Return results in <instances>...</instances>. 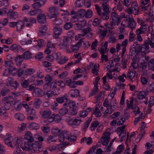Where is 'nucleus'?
I'll return each mask as SVG.
<instances>
[{"instance_id": "f257e3e1", "label": "nucleus", "mask_w": 154, "mask_h": 154, "mask_svg": "<svg viewBox=\"0 0 154 154\" xmlns=\"http://www.w3.org/2000/svg\"><path fill=\"white\" fill-rule=\"evenodd\" d=\"M116 88H114L108 95V98H106L104 101L103 105L107 107L106 109L103 113V116L106 117L109 114L112 113L116 109L117 105L116 100L113 98L116 94Z\"/></svg>"}, {"instance_id": "cd10ccee", "label": "nucleus", "mask_w": 154, "mask_h": 154, "mask_svg": "<svg viewBox=\"0 0 154 154\" xmlns=\"http://www.w3.org/2000/svg\"><path fill=\"white\" fill-rule=\"evenodd\" d=\"M78 23L80 24V26L82 29L86 28V26H89V24L87 23V21L85 20L82 19L80 20L79 19L77 20Z\"/></svg>"}, {"instance_id": "7ed1b4c3", "label": "nucleus", "mask_w": 154, "mask_h": 154, "mask_svg": "<svg viewBox=\"0 0 154 154\" xmlns=\"http://www.w3.org/2000/svg\"><path fill=\"white\" fill-rule=\"evenodd\" d=\"M24 139L22 136H20L17 137V140L12 136L11 134L9 133L6 134L5 139V142L6 144L12 148H14L16 146H18L22 144Z\"/></svg>"}, {"instance_id": "5fc2aeb1", "label": "nucleus", "mask_w": 154, "mask_h": 154, "mask_svg": "<svg viewBox=\"0 0 154 154\" xmlns=\"http://www.w3.org/2000/svg\"><path fill=\"white\" fill-rule=\"evenodd\" d=\"M137 54L136 49L134 47H133L130 49L129 54L131 56H136Z\"/></svg>"}, {"instance_id": "dca6fc26", "label": "nucleus", "mask_w": 154, "mask_h": 154, "mask_svg": "<svg viewBox=\"0 0 154 154\" xmlns=\"http://www.w3.org/2000/svg\"><path fill=\"white\" fill-rule=\"evenodd\" d=\"M53 24L54 26V34L53 36L56 38H58V27L57 26V21L54 20L53 21Z\"/></svg>"}, {"instance_id": "6e6552de", "label": "nucleus", "mask_w": 154, "mask_h": 154, "mask_svg": "<svg viewBox=\"0 0 154 154\" xmlns=\"http://www.w3.org/2000/svg\"><path fill=\"white\" fill-rule=\"evenodd\" d=\"M2 103L4 105L5 110H8L10 108L11 106L13 104L14 101L10 96L6 97L4 98L2 101Z\"/></svg>"}, {"instance_id": "f03ea898", "label": "nucleus", "mask_w": 154, "mask_h": 154, "mask_svg": "<svg viewBox=\"0 0 154 154\" xmlns=\"http://www.w3.org/2000/svg\"><path fill=\"white\" fill-rule=\"evenodd\" d=\"M24 137V140L27 141H25L24 144L21 145V148L24 151H28L32 153L35 152L36 144L33 143L34 139L32 133L28 131L25 133Z\"/></svg>"}, {"instance_id": "37998d69", "label": "nucleus", "mask_w": 154, "mask_h": 154, "mask_svg": "<svg viewBox=\"0 0 154 154\" xmlns=\"http://www.w3.org/2000/svg\"><path fill=\"white\" fill-rule=\"evenodd\" d=\"M68 99L66 95H64L63 96L58 97V103H62L65 102L67 103Z\"/></svg>"}, {"instance_id": "6ab92c4d", "label": "nucleus", "mask_w": 154, "mask_h": 154, "mask_svg": "<svg viewBox=\"0 0 154 154\" xmlns=\"http://www.w3.org/2000/svg\"><path fill=\"white\" fill-rule=\"evenodd\" d=\"M69 94L72 97H76L79 96V93L78 90L77 89H73L69 91Z\"/></svg>"}, {"instance_id": "9b49d317", "label": "nucleus", "mask_w": 154, "mask_h": 154, "mask_svg": "<svg viewBox=\"0 0 154 154\" xmlns=\"http://www.w3.org/2000/svg\"><path fill=\"white\" fill-rule=\"evenodd\" d=\"M18 84L16 81H14L13 79L11 77H9L6 81V86H12L13 88H16L18 87Z\"/></svg>"}, {"instance_id": "1a4fd4ad", "label": "nucleus", "mask_w": 154, "mask_h": 154, "mask_svg": "<svg viewBox=\"0 0 154 154\" xmlns=\"http://www.w3.org/2000/svg\"><path fill=\"white\" fill-rule=\"evenodd\" d=\"M66 120V121L67 122L68 124L71 126L79 125L82 122L81 119L79 117L74 119L71 118V117L68 116Z\"/></svg>"}, {"instance_id": "7c9ffc66", "label": "nucleus", "mask_w": 154, "mask_h": 154, "mask_svg": "<svg viewBox=\"0 0 154 154\" xmlns=\"http://www.w3.org/2000/svg\"><path fill=\"white\" fill-rule=\"evenodd\" d=\"M44 4L45 3L42 4L41 2H37L32 4V6L33 9L37 10L38 9L42 7Z\"/></svg>"}, {"instance_id": "de8ad7c7", "label": "nucleus", "mask_w": 154, "mask_h": 154, "mask_svg": "<svg viewBox=\"0 0 154 154\" xmlns=\"http://www.w3.org/2000/svg\"><path fill=\"white\" fill-rule=\"evenodd\" d=\"M21 48V47L16 44H14L11 45L10 47V49L12 51H19Z\"/></svg>"}, {"instance_id": "c756f323", "label": "nucleus", "mask_w": 154, "mask_h": 154, "mask_svg": "<svg viewBox=\"0 0 154 154\" xmlns=\"http://www.w3.org/2000/svg\"><path fill=\"white\" fill-rule=\"evenodd\" d=\"M37 11H38L40 13L43 12L42 10L41 9H38V10L31 9L29 11L27 14L31 16H34L37 14Z\"/></svg>"}, {"instance_id": "13d9d810", "label": "nucleus", "mask_w": 154, "mask_h": 154, "mask_svg": "<svg viewBox=\"0 0 154 154\" xmlns=\"http://www.w3.org/2000/svg\"><path fill=\"white\" fill-rule=\"evenodd\" d=\"M21 44L23 45H28L32 43V41L30 40L23 39L21 41Z\"/></svg>"}, {"instance_id": "603ef678", "label": "nucleus", "mask_w": 154, "mask_h": 154, "mask_svg": "<svg viewBox=\"0 0 154 154\" xmlns=\"http://www.w3.org/2000/svg\"><path fill=\"white\" fill-rule=\"evenodd\" d=\"M82 39V43L81 44V45L85 48H89L91 45V42L87 41H83V39Z\"/></svg>"}, {"instance_id": "864d4df0", "label": "nucleus", "mask_w": 154, "mask_h": 154, "mask_svg": "<svg viewBox=\"0 0 154 154\" xmlns=\"http://www.w3.org/2000/svg\"><path fill=\"white\" fill-rule=\"evenodd\" d=\"M23 57L25 59H29L32 57V54L29 51L24 52L23 55Z\"/></svg>"}, {"instance_id": "423d86ee", "label": "nucleus", "mask_w": 154, "mask_h": 154, "mask_svg": "<svg viewBox=\"0 0 154 154\" xmlns=\"http://www.w3.org/2000/svg\"><path fill=\"white\" fill-rule=\"evenodd\" d=\"M6 66L7 68L5 71L3 75L5 76L10 75H14L16 74V69L14 66V64L11 61H6L5 62Z\"/></svg>"}, {"instance_id": "0eeeda50", "label": "nucleus", "mask_w": 154, "mask_h": 154, "mask_svg": "<svg viewBox=\"0 0 154 154\" xmlns=\"http://www.w3.org/2000/svg\"><path fill=\"white\" fill-rule=\"evenodd\" d=\"M137 22L141 26L139 29H137L136 31L137 34H144L147 30V26H148L149 22L148 20H143L141 18H138L137 20Z\"/></svg>"}, {"instance_id": "4c0bfd02", "label": "nucleus", "mask_w": 154, "mask_h": 154, "mask_svg": "<svg viewBox=\"0 0 154 154\" xmlns=\"http://www.w3.org/2000/svg\"><path fill=\"white\" fill-rule=\"evenodd\" d=\"M67 85L71 88H75L76 87V84L75 82L72 81L71 79H69L66 81Z\"/></svg>"}, {"instance_id": "a211bd4d", "label": "nucleus", "mask_w": 154, "mask_h": 154, "mask_svg": "<svg viewBox=\"0 0 154 154\" xmlns=\"http://www.w3.org/2000/svg\"><path fill=\"white\" fill-rule=\"evenodd\" d=\"M37 20L40 23H44L46 22V18L45 15L43 14H41L38 15L37 17Z\"/></svg>"}, {"instance_id": "338daca9", "label": "nucleus", "mask_w": 154, "mask_h": 154, "mask_svg": "<svg viewBox=\"0 0 154 154\" xmlns=\"http://www.w3.org/2000/svg\"><path fill=\"white\" fill-rule=\"evenodd\" d=\"M43 57V54L42 52H39L36 54L35 58L37 60H40Z\"/></svg>"}, {"instance_id": "bf43d9fd", "label": "nucleus", "mask_w": 154, "mask_h": 154, "mask_svg": "<svg viewBox=\"0 0 154 154\" xmlns=\"http://www.w3.org/2000/svg\"><path fill=\"white\" fill-rule=\"evenodd\" d=\"M107 12H105L101 14L100 15L102 18L104 20H107L109 18V16Z\"/></svg>"}, {"instance_id": "473e14b6", "label": "nucleus", "mask_w": 154, "mask_h": 154, "mask_svg": "<svg viewBox=\"0 0 154 154\" xmlns=\"http://www.w3.org/2000/svg\"><path fill=\"white\" fill-rule=\"evenodd\" d=\"M90 26L91 25L89 24V26H86V28H85L82 29V30L81 32V33L82 35V37L85 36L86 34H88L89 32L92 31L90 28Z\"/></svg>"}, {"instance_id": "6e6d98bb", "label": "nucleus", "mask_w": 154, "mask_h": 154, "mask_svg": "<svg viewBox=\"0 0 154 154\" xmlns=\"http://www.w3.org/2000/svg\"><path fill=\"white\" fill-rule=\"evenodd\" d=\"M16 149L13 152L14 154H26L25 153L23 152L21 149L19 148V146H16Z\"/></svg>"}, {"instance_id": "b1692460", "label": "nucleus", "mask_w": 154, "mask_h": 154, "mask_svg": "<svg viewBox=\"0 0 154 154\" xmlns=\"http://www.w3.org/2000/svg\"><path fill=\"white\" fill-rule=\"evenodd\" d=\"M99 65L98 63H95L92 69V72L94 76L98 75L99 72Z\"/></svg>"}, {"instance_id": "a18cd8bd", "label": "nucleus", "mask_w": 154, "mask_h": 154, "mask_svg": "<svg viewBox=\"0 0 154 154\" xmlns=\"http://www.w3.org/2000/svg\"><path fill=\"white\" fill-rule=\"evenodd\" d=\"M47 28L45 26L41 27L39 29V34L40 35H44L47 32Z\"/></svg>"}, {"instance_id": "3c124183", "label": "nucleus", "mask_w": 154, "mask_h": 154, "mask_svg": "<svg viewBox=\"0 0 154 154\" xmlns=\"http://www.w3.org/2000/svg\"><path fill=\"white\" fill-rule=\"evenodd\" d=\"M68 112V109L65 106L59 110V114L60 115L64 116L66 115Z\"/></svg>"}, {"instance_id": "2eb2a0df", "label": "nucleus", "mask_w": 154, "mask_h": 154, "mask_svg": "<svg viewBox=\"0 0 154 154\" xmlns=\"http://www.w3.org/2000/svg\"><path fill=\"white\" fill-rule=\"evenodd\" d=\"M131 7L133 10V14L135 15L137 14L139 12V6L137 1H134L131 4Z\"/></svg>"}, {"instance_id": "680f3d73", "label": "nucleus", "mask_w": 154, "mask_h": 154, "mask_svg": "<svg viewBox=\"0 0 154 154\" xmlns=\"http://www.w3.org/2000/svg\"><path fill=\"white\" fill-rule=\"evenodd\" d=\"M47 46L48 48H51L53 51H55V50L56 48L55 44H53L51 42H48L47 43Z\"/></svg>"}, {"instance_id": "a19ab883", "label": "nucleus", "mask_w": 154, "mask_h": 154, "mask_svg": "<svg viewBox=\"0 0 154 154\" xmlns=\"http://www.w3.org/2000/svg\"><path fill=\"white\" fill-rule=\"evenodd\" d=\"M13 105H14L15 109L17 111L20 110L22 106L20 101L18 100L17 101H14Z\"/></svg>"}, {"instance_id": "72a5a7b5", "label": "nucleus", "mask_w": 154, "mask_h": 154, "mask_svg": "<svg viewBox=\"0 0 154 154\" xmlns=\"http://www.w3.org/2000/svg\"><path fill=\"white\" fill-rule=\"evenodd\" d=\"M148 94V92L146 91H140L137 97L140 100H142L146 98V97Z\"/></svg>"}, {"instance_id": "09e8293b", "label": "nucleus", "mask_w": 154, "mask_h": 154, "mask_svg": "<svg viewBox=\"0 0 154 154\" xmlns=\"http://www.w3.org/2000/svg\"><path fill=\"white\" fill-rule=\"evenodd\" d=\"M85 11L83 9H81L77 12V17L83 18L85 16Z\"/></svg>"}, {"instance_id": "774afa93", "label": "nucleus", "mask_w": 154, "mask_h": 154, "mask_svg": "<svg viewBox=\"0 0 154 154\" xmlns=\"http://www.w3.org/2000/svg\"><path fill=\"white\" fill-rule=\"evenodd\" d=\"M106 3L104 2L102 5L103 9L105 12H108L109 10V5Z\"/></svg>"}, {"instance_id": "4468645a", "label": "nucleus", "mask_w": 154, "mask_h": 154, "mask_svg": "<svg viewBox=\"0 0 154 154\" xmlns=\"http://www.w3.org/2000/svg\"><path fill=\"white\" fill-rule=\"evenodd\" d=\"M108 42L107 41L105 42L104 44L101 46L99 51L101 54H106L109 51V49L108 48Z\"/></svg>"}, {"instance_id": "9d476101", "label": "nucleus", "mask_w": 154, "mask_h": 154, "mask_svg": "<svg viewBox=\"0 0 154 154\" xmlns=\"http://www.w3.org/2000/svg\"><path fill=\"white\" fill-rule=\"evenodd\" d=\"M48 17L51 19L56 18L58 15V8L57 7H52L49 8Z\"/></svg>"}, {"instance_id": "8fccbe9b", "label": "nucleus", "mask_w": 154, "mask_h": 154, "mask_svg": "<svg viewBox=\"0 0 154 154\" xmlns=\"http://www.w3.org/2000/svg\"><path fill=\"white\" fill-rule=\"evenodd\" d=\"M15 117L17 119L20 121H23L25 118L24 116L22 114L20 113H18L15 114Z\"/></svg>"}, {"instance_id": "58836bf2", "label": "nucleus", "mask_w": 154, "mask_h": 154, "mask_svg": "<svg viewBox=\"0 0 154 154\" xmlns=\"http://www.w3.org/2000/svg\"><path fill=\"white\" fill-rule=\"evenodd\" d=\"M99 32L100 37L102 39H103L106 36L107 30L106 29L103 28V29H100Z\"/></svg>"}, {"instance_id": "2f4dec72", "label": "nucleus", "mask_w": 154, "mask_h": 154, "mask_svg": "<svg viewBox=\"0 0 154 154\" xmlns=\"http://www.w3.org/2000/svg\"><path fill=\"white\" fill-rule=\"evenodd\" d=\"M128 23V26L131 29H133L135 28L136 26V22L133 18H129Z\"/></svg>"}, {"instance_id": "20e7f679", "label": "nucleus", "mask_w": 154, "mask_h": 154, "mask_svg": "<svg viewBox=\"0 0 154 154\" xmlns=\"http://www.w3.org/2000/svg\"><path fill=\"white\" fill-rule=\"evenodd\" d=\"M122 20L121 16L117 14L115 12L112 11L110 14V19L109 29H115L117 26L119 25Z\"/></svg>"}, {"instance_id": "5701e85b", "label": "nucleus", "mask_w": 154, "mask_h": 154, "mask_svg": "<svg viewBox=\"0 0 154 154\" xmlns=\"http://www.w3.org/2000/svg\"><path fill=\"white\" fill-rule=\"evenodd\" d=\"M125 125H123L119 127L117 129V131L119 137H120L122 134L126 135V131L125 130Z\"/></svg>"}, {"instance_id": "c03bdc74", "label": "nucleus", "mask_w": 154, "mask_h": 154, "mask_svg": "<svg viewBox=\"0 0 154 154\" xmlns=\"http://www.w3.org/2000/svg\"><path fill=\"white\" fill-rule=\"evenodd\" d=\"M100 106H97L94 110H93L94 114L95 115L96 117H99L102 115V113L99 109Z\"/></svg>"}, {"instance_id": "a878e982", "label": "nucleus", "mask_w": 154, "mask_h": 154, "mask_svg": "<svg viewBox=\"0 0 154 154\" xmlns=\"http://www.w3.org/2000/svg\"><path fill=\"white\" fill-rule=\"evenodd\" d=\"M64 106H68L69 109L75 108L77 107L76 106L75 102L74 101H69L67 103H65L63 104Z\"/></svg>"}, {"instance_id": "f8f14e48", "label": "nucleus", "mask_w": 154, "mask_h": 154, "mask_svg": "<svg viewBox=\"0 0 154 154\" xmlns=\"http://www.w3.org/2000/svg\"><path fill=\"white\" fill-rule=\"evenodd\" d=\"M149 48L148 41L146 40L145 42L142 45L140 51L142 52L145 54L146 53H148L150 52Z\"/></svg>"}, {"instance_id": "4d7b16f0", "label": "nucleus", "mask_w": 154, "mask_h": 154, "mask_svg": "<svg viewBox=\"0 0 154 154\" xmlns=\"http://www.w3.org/2000/svg\"><path fill=\"white\" fill-rule=\"evenodd\" d=\"M98 90V86H94V87L92 91L89 94V96L91 97L96 94Z\"/></svg>"}, {"instance_id": "e2e57ef3", "label": "nucleus", "mask_w": 154, "mask_h": 154, "mask_svg": "<svg viewBox=\"0 0 154 154\" xmlns=\"http://www.w3.org/2000/svg\"><path fill=\"white\" fill-rule=\"evenodd\" d=\"M24 22L25 23L26 25L28 27H30L32 26V24L30 23L29 18L26 17H25L23 18Z\"/></svg>"}, {"instance_id": "f3484780", "label": "nucleus", "mask_w": 154, "mask_h": 154, "mask_svg": "<svg viewBox=\"0 0 154 154\" xmlns=\"http://www.w3.org/2000/svg\"><path fill=\"white\" fill-rule=\"evenodd\" d=\"M70 39L65 36L64 37L63 40L62 41H60V43L59 46L61 48H62L63 47H67L68 46V43Z\"/></svg>"}, {"instance_id": "e433bc0d", "label": "nucleus", "mask_w": 154, "mask_h": 154, "mask_svg": "<svg viewBox=\"0 0 154 154\" xmlns=\"http://www.w3.org/2000/svg\"><path fill=\"white\" fill-rule=\"evenodd\" d=\"M39 127V125L35 122L30 123L28 127L30 130H37Z\"/></svg>"}, {"instance_id": "ddd939ff", "label": "nucleus", "mask_w": 154, "mask_h": 154, "mask_svg": "<svg viewBox=\"0 0 154 154\" xmlns=\"http://www.w3.org/2000/svg\"><path fill=\"white\" fill-rule=\"evenodd\" d=\"M37 42L38 45L35 46L34 48L35 50L39 51L45 46L46 43L45 41L42 39H39Z\"/></svg>"}, {"instance_id": "aec40b11", "label": "nucleus", "mask_w": 154, "mask_h": 154, "mask_svg": "<svg viewBox=\"0 0 154 154\" xmlns=\"http://www.w3.org/2000/svg\"><path fill=\"white\" fill-rule=\"evenodd\" d=\"M24 25L23 21L19 20L17 21L16 28L18 31H21L24 28Z\"/></svg>"}, {"instance_id": "ea45409f", "label": "nucleus", "mask_w": 154, "mask_h": 154, "mask_svg": "<svg viewBox=\"0 0 154 154\" xmlns=\"http://www.w3.org/2000/svg\"><path fill=\"white\" fill-rule=\"evenodd\" d=\"M127 104V110L129 109H133L134 106V100H131L129 101L128 100H127L126 101Z\"/></svg>"}, {"instance_id": "393cba45", "label": "nucleus", "mask_w": 154, "mask_h": 154, "mask_svg": "<svg viewBox=\"0 0 154 154\" xmlns=\"http://www.w3.org/2000/svg\"><path fill=\"white\" fill-rule=\"evenodd\" d=\"M136 72L135 70L134 69L131 70L129 69L128 72L127 74V77L130 80L133 79L135 76Z\"/></svg>"}, {"instance_id": "c9c22d12", "label": "nucleus", "mask_w": 154, "mask_h": 154, "mask_svg": "<svg viewBox=\"0 0 154 154\" xmlns=\"http://www.w3.org/2000/svg\"><path fill=\"white\" fill-rule=\"evenodd\" d=\"M24 59V58L23 55H19L17 57L15 60L17 66H20L22 64Z\"/></svg>"}, {"instance_id": "0e129e2a", "label": "nucleus", "mask_w": 154, "mask_h": 154, "mask_svg": "<svg viewBox=\"0 0 154 154\" xmlns=\"http://www.w3.org/2000/svg\"><path fill=\"white\" fill-rule=\"evenodd\" d=\"M93 14L92 11L90 10H88L86 12L85 17L88 18H90L93 16Z\"/></svg>"}, {"instance_id": "412c9836", "label": "nucleus", "mask_w": 154, "mask_h": 154, "mask_svg": "<svg viewBox=\"0 0 154 154\" xmlns=\"http://www.w3.org/2000/svg\"><path fill=\"white\" fill-rule=\"evenodd\" d=\"M44 94L43 91L39 88H36L33 92V94L35 96H42Z\"/></svg>"}, {"instance_id": "39448f33", "label": "nucleus", "mask_w": 154, "mask_h": 154, "mask_svg": "<svg viewBox=\"0 0 154 154\" xmlns=\"http://www.w3.org/2000/svg\"><path fill=\"white\" fill-rule=\"evenodd\" d=\"M65 139H67L70 141L74 142L76 140V137L74 135L69 136L68 132L66 130L58 129V140L59 141L63 142Z\"/></svg>"}, {"instance_id": "79ce46f5", "label": "nucleus", "mask_w": 154, "mask_h": 154, "mask_svg": "<svg viewBox=\"0 0 154 154\" xmlns=\"http://www.w3.org/2000/svg\"><path fill=\"white\" fill-rule=\"evenodd\" d=\"M26 125L25 123H22L19 125L18 127L17 130L18 131L22 133L26 128Z\"/></svg>"}, {"instance_id": "bb28decb", "label": "nucleus", "mask_w": 154, "mask_h": 154, "mask_svg": "<svg viewBox=\"0 0 154 154\" xmlns=\"http://www.w3.org/2000/svg\"><path fill=\"white\" fill-rule=\"evenodd\" d=\"M82 39H80L76 44L71 45V47H72L73 52L79 50V47L81 45V44H82Z\"/></svg>"}, {"instance_id": "f704fd0d", "label": "nucleus", "mask_w": 154, "mask_h": 154, "mask_svg": "<svg viewBox=\"0 0 154 154\" xmlns=\"http://www.w3.org/2000/svg\"><path fill=\"white\" fill-rule=\"evenodd\" d=\"M40 114L42 117L45 118L49 117L51 114V112L49 110H46L41 111Z\"/></svg>"}, {"instance_id": "49530a36", "label": "nucleus", "mask_w": 154, "mask_h": 154, "mask_svg": "<svg viewBox=\"0 0 154 154\" xmlns=\"http://www.w3.org/2000/svg\"><path fill=\"white\" fill-rule=\"evenodd\" d=\"M30 8V6L29 4H25L23 6L22 11L24 13L27 14Z\"/></svg>"}, {"instance_id": "69168bd1", "label": "nucleus", "mask_w": 154, "mask_h": 154, "mask_svg": "<svg viewBox=\"0 0 154 154\" xmlns=\"http://www.w3.org/2000/svg\"><path fill=\"white\" fill-rule=\"evenodd\" d=\"M85 0H77L76 2V5L77 7H81L84 4Z\"/></svg>"}, {"instance_id": "c85d7f7f", "label": "nucleus", "mask_w": 154, "mask_h": 154, "mask_svg": "<svg viewBox=\"0 0 154 154\" xmlns=\"http://www.w3.org/2000/svg\"><path fill=\"white\" fill-rule=\"evenodd\" d=\"M18 14L17 12L13 11H9L7 14L8 17L10 19H16L18 17Z\"/></svg>"}, {"instance_id": "052dcab7", "label": "nucleus", "mask_w": 154, "mask_h": 154, "mask_svg": "<svg viewBox=\"0 0 154 154\" xmlns=\"http://www.w3.org/2000/svg\"><path fill=\"white\" fill-rule=\"evenodd\" d=\"M46 85H48L52 81V77L49 75H48L45 77Z\"/></svg>"}, {"instance_id": "4be33fe9", "label": "nucleus", "mask_w": 154, "mask_h": 154, "mask_svg": "<svg viewBox=\"0 0 154 154\" xmlns=\"http://www.w3.org/2000/svg\"><path fill=\"white\" fill-rule=\"evenodd\" d=\"M28 113L30 115L28 117V119L29 120H32L37 118V116L36 115L35 111L34 110L32 111L31 110H28Z\"/></svg>"}]
</instances>
